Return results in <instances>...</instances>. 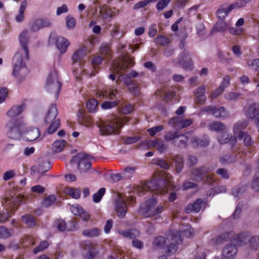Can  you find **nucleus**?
<instances>
[{
    "label": "nucleus",
    "instance_id": "29",
    "mask_svg": "<svg viewBox=\"0 0 259 259\" xmlns=\"http://www.w3.org/2000/svg\"><path fill=\"white\" fill-rule=\"evenodd\" d=\"M25 108L24 104L20 105L13 106L7 112V115L11 118H13L21 114Z\"/></svg>",
    "mask_w": 259,
    "mask_h": 259
},
{
    "label": "nucleus",
    "instance_id": "54",
    "mask_svg": "<svg viewBox=\"0 0 259 259\" xmlns=\"http://www.w3.org/2000/svg\"><path fill=\"white\" fill-rule=\"evenodd\" d=\"M153 163L164 169H168L169 167L168 163L162 158H157L153 160Z\"/></svg>",
    "mask_w": 259,
    "mask_h": 259
},
{
    "label": "nucleus",
    "instance_id": "23",
    "mask_svg": "<svg viewBox=\"0 0 259 259\" xmlns=\"http://www.w3.org/2000/svg\"><path fill=\"white\" fill-rule=\"evenodd\" d=\"M218 141L220 144H224L230 142L233 147L237 142V137L232 136L227 133H223L221 136L218 137Z\"/></svg>",
    "mask_w": 259,
    "mask_h": 259
},
{
    "label": "nucleus",
    "instance_id": "61",
    "mask_svg": "<svg viewBox=\"0 0 259 259\" xmlns=\"http://www.w3.org/2000/svg\"><path fill=\"white\" fill-rule=\"evenodd\" d=\"M68 194L73 198L78 199L80 197V190L77 188H71L68 191Z\"/></svg>",
    "mask_w": 259,
    "mask_h": 259
},
{
    "label": "nucleus",
    "instance_id": "15",
    "mask_svg": "<svg viewBox=\"0 0 259 259\" xmlns=\"http://www.w3.org/2000/svg\"><path fill=\"white\" fill-rule=\"evenodd\" d=\"M189 55V52L186 50H184L179 56V64L182 65L183 68L186 70H191L193 69V65L192 60L189 59L188 60L184 61V59L188 57Z\"/></svg>",
    "mask_w": 259,
    "mask_h": 259
},
{
    "label": "nucleus",
    "instance_id": "6",
    "mask_svg": "<svg viewBox=\"0 0 259 259\" xmlns=\"http://www.w3.org/2000/svg\"><path fill=\"white\" fill-rule=\"evenodd\" d=\"M167 240L169 244L167 246V253L172 254L177 251L178 244L182 242V239L180 233L177 231H170L167 235Z\"/></svg>",
    "mask_w": 259,
    "mask_h": 259
},
{
    "label": "nucleus",
    "instance_id": "14",
    "mask_svg": "<svg viewBox=\"0 0 259 259\" xmlns=\"http://www.w3.org/2000/svg\"><path fill=\"white\" fill-rule=\"evenodd\" d=\"M209 171L208 167L202 166L192 169L191 176L194 181L200 182L206 176Z\"/></svg>",
    "mask_w": 259,
    "mask_h": 259
},
{
    "label": "nucleus",
    "instance_id": "52",
    "mask_svg": "<svg viewBox=\"0 0 259 259\" xmlns=\"http://www.w3.org/2000/svg\"><path fill=\"white\" fill-rule=\"evenodd\" d=\"M110 48L107 45H103L100 47V54L103 57L107 58H111Z\"/></svg>",
    "mask_w": 259,
    "mask_h": 259
},
{
    "label": "nucleus",
    "instance_id": "59",
    "mask_svg": "<svg viewBox=\"0 0 259 259\" xmlns=\"http://www.w3.org/2000/svg\"><path fill=\"white\" fill-rule=\"evenodd\" d=\"M55 226L57 229L61 232L64 231L66 229V223L65 221L60 219L55 222Z\"/></svg>",
    "mask_w": 259,
    "mask_h": 259
},
{
    "label": "nucleus",
    "instance_id": "20",
    "mask_svg": "<svg viewBox=\"0 0 259 259\" xmlns=\"http://www.w3.org/2000/svg\"><path fill=\"white\" fill-rule=\"evenodd\" d=\"M50 25L51 23L48 19H37L33 22L31 26V30L32 31H37L39 29L45 27H48Z\"/></svg>",
    "mask_w": 259,
    "mask_h": 259
},
{
    "label": "nucleus",
    "instance_id": "11",
    "mask_svg": "<svg viewBox=\"0 0 259 259\" xmlns=\"http://www.w3.org/2000/svg\"><path fill=\"white\" fill-rule=\"evenodd\" d=\"M244 244L248 245L251 250H256L259 246V238L249 232H245L244 233Z\"/></svg>",
    "mask_w": 259,
    "mask_h": 259
},
{
    "label": "nucleus",
    "instance_id": "21",
    "mask_svg": "<svg viewBox=\"0 0 259 259\" xmlns=\"http://www.w3.org/2000/svg\"><path fill=\"white\" fill-rule=\"evenodd\" d=\"M104 60L103 57L97 55L94 56L91 61V64L93 66V70L91 72V73H88V74L90 75V76H94L96 73H97L99 71V65L102 63Z\"/></svg>",
    "mask_w": 259,
    "mask_h": 259
},
{
    "label": "nucleus",
    "instance_id": "33",
    "mask_svg": "<svg viewBox=\"0 0 259 259\" xmlns=\"http://www.w3.org/2000/svg\"><path fill=\"white\" fill-rule=\"evenodd\" d=\"M230 233L227 232L217 236L210 240V243L212 245L217 246L218 244H222L224 241L229 240Z\"/></svg>",
    "mask_w": 259,
    "mask_h": 259
},
{
    "label": "nucleus",
    "instance_id": "62",
    "mask_svg": "<svg viewBox=\"0 0 259 259\" xmlns=\"http://www.w3.org/2000/svg\"><path fill=\"white\" fill-rule=\"evenodd\" d=\"M76 20L73 17L67 16L66 18V26L69 29L74 28L76 25Z\"/></svg>",
    "mask_w": 259,
    "mask_h": 259
},
{
    "label": "nucleus",
    "instance_id": "1",
    "mask_svg": "<svg viewBox=\"0 0 259 259\" xmlns=\"http://www.w3.org/2000/svg\"><path fill=\"white\" fill-rule=\"evenodd\" d=\"M19 42L22 48V50L16 53L13 59V69L12 74L13 76H17L18 74L22 75L27 74L28 70L26 67L25 63L23 58V54L25 56V59H29V50L27 47L28 42V32L25 30L22 32L19 36Z\"/></svg>",
    "mask_w": 259,
    "mask_h": 259
},
{
    "label": "nucleus",
    "instance_id": "35",
    "mask_svg": "<svg viewBox=\"0 0 259 259\" xmlns=\"http://www.w3.org/2000/svg\"><path fill=\"white\" fill-rule=\"evenodd\" d=\"M40 135L38 128H33L26 132V137L28 141H33L37 139Z\"/></svg>",
    "mask_w": 259,
    "mask_h": 259
},
{
    "label": "nucleus",
    "instance_id": "36",
    "mask_svg": "<svg viewBox=\"0 0 259 259\" xmlns=\"http://www.w3.org/2000/svg\"><path fill=\"white\" fill-rule=\"evenodd\" d=\"M14 232L15 231L13 229L0 227V239H8L13 235Z\"/></svg>",
    "mask_w": 259,
    "mask_h": 259
},
{
    "label": "nucleus",
    "instance_id": "37",
    "mask_svg": "<svg viewBox=\"0 0 259 259\" xmlns=\"http://www.w3.org/2000/svg\"><path fill=\"white\" fill-rule=\"evenodd\" d=\"M38 172L40 174H44L48 171L51 168V164L49 161L42 159L38 160Z\"/></svg>",
    "mask_w": 259,
    "mask_h": 259
},
{
    "label": "nucleus",
    "instance_id": "34",
    "mask_svg": "<svg viewBox=\"0 0 259 259\" xmlns=\"http://www.w3.org/2000/svg\"><path fill=\"white\" fill-rule=\"evenodd\" d=\"M98 102L95 99H89L86 103L88 111L91 113L97 112L98 108Z\"/></svg>",
    "mask_w": 259,
    "mask_h": 259
},
{
    "label": "nucleus",
    "instance_id": "25",
    "mask_svg": "<svg viewBox=\"0 0 259 259\" xmlns=\"http://www.w3.org/2000/svg\"><path fill=\"white\" fill-rule=\"evenodd\" d=\"M118 232L124 237L130 239L136 238L140 235L139 231L136 229L119 230Z\"/></svg>",
    "mask_w": 259,
    "mask_h": 259
},
{
    "label": "nucleus",
    "instance_id": "22",
    "mask_svg": "<svg viewBox=\"0 0 259 259\" xmlns=\"http://www.w3.org/2000/svg\"><path fill=\"white\" fill-rule=\"evenodd\" d=\"M102 233V230L96 227L84 229L82 231V235L87 238H93L99 237Z\"/></svg>",
    "mask_w": 259,
    "mask_h": 259
},
{
    "label": "nucleus",
    "instance_id": "46",
    "mask_svg": "<svg viewBox=\"0 0 259 259\" xmlns=\"http://www.w3.org/2000/svg\"><path fill=\"white\" fill-rule=\"evenodd\" d=\"M228 27V25L224 20L218 21L214 25L213 29L217 31H223L225 30Z\"/></svg>",
    "mask_w": 259,
    "mask_h": 259
},
{
    "label": "nucleus",
    "instance_id": "3",
    "mask_svg": "<svg viewBox=\"0 0 259 259\" xmlns=\"http://www.w3.org/2000/svg\"><path fill=\"white\" fill-rule=\"evenodd\" d=\"M70 163L72 165H76V168L80 175L93 173L96 171L92 166L91 160L85 155L81 154L74 156Z\"/></svg>",
    "mask_w": 259,
    "mask_h": 259
},
{
    "label": "nucleus",
    "instance_id": "64",
    "mask_svg": "<svg viewBox=\"0 0 259 259\" xmlns=\"http://www.w3.org/2000/svg\"><path fill=\"white\" fill-rule=\"evenodd\" d=\"M249 68L252 70H257L259 69V60H252L247 62Z\"/></svg>",
    "mask_w": 259,
    "mask_h": 259
},
{
    "label": "nucleus",
    "instance_id": "40",
    "mask_svg": "<svg viewBox=\"0 0 259 259\" xmlns=\"http://www.w3.org/2000/svg\"><path fill=\"white\" fill-rule=\"evenodd\" d=\"M233 133L234 135L238 136V139L243 138V121H239L234 124Z\"/></svg>",
    "mask_w": 259,
    "mask_h": 259
},
{
    "label": "nucleus",
    "instance_id": "26",
    "mask_svg": "<svg viewBox=\"0 0 259 259\" xmlns=\"http://www.w3.org/2000/svg\"><path fill=\"white\" fill-rule=\"evenodd\" d=\"M70 43L67 39L62 37H58L56 40V46L61 53H64Z\"/></svg>",
    "mask_w": 259,
    "mask_h": 259
},
{
    "label": "nucleus",
    "instance_id": "8",
    "mask_svg": "<svg viewBox=\"0 0 259 259\" xmlns=\"http://www.w3.org/2000/svg\"><path fill=\"white\" fill-rule=\"evenodd\" d=\"M157 203L155 198H152L146 201L145 205L140 207V212L142 216L149 218L154 216L155 207Z\"/></svg>",
    "mask_w": 259,
    "mask_h": 259
},
{
    "label": "nucleus",
    "instance_id": "19",
    "mask_svg": "<svg viewBox=\"0 0 259 259\" xmlns=\"http://www.w3.org/2000/svg\"><path fill=\"white\" fill-rule=\"evenodd\" d=\"M118 10L114 7H103L100 11V15L104 20H107L116 16L118 14Z\"/></svg>",
    "mask_w": 259,
    "mask_h": 259
},
{
    "label": "nucleus",
    "instance_id": "5",
    "mask_svg": "<svg viewBox=\"0 0 259 259\" xmlns=\"http://www.w3.org/2000/svg\"><path fill=\"white\" fill-rule=\"evenodd\" d=\"M6 126L9 128L7 133V136L12 139H17L23 132L24 124L21 121L11 119Z\"/></svg>",
    "mask_w": 259,
    "mask_h": 259
},
{
    "label": "nucleus",
    "instance_id": "32",
    "mask_svg": "<svg viewBox=\"0 0 259 259\" xmlns=\"http://www.w3.org/2000/svg\"><path fill=\"white\" fill-rule=\"evenodd\" d=\"M189 133L181 134L180 133V138L176 139L174 142V145L180 148H186L187 145V142L189 139V137L187 135Z\"/></svg>",
    "mask_w": 259,
    "mask_h": 259
},
{
    "label": "nucleus",
    "instance_id": "39",
    "mask_svg": "<svg viewBox=\"0 0 259 259\" xmlns=\"http://www.w3.org/2000/svg\"><path fill=\"white\" fill-rule=\"evenodd\" d=\"M22 221L29 228H34L35 226V220L31 214H25L21 216Z\"/></svg>",
    "mask_w": 259,
    "mask_h": 259
},
{
    "label": "nucleus",
    "instance_id": "56",
    "mask_svg": "<svg viewBox=\"0 0 259 259\" xmlns=\"http://www.w3.org/2000/svg\"><path fill=\"white\" fill-rule=\"evenodd\" d=\"M251 187L255 191L259 190V170L256 172L251 183Z\"/></svg>",
    "mask_w": 259,
    "mask_h": 259
},
{
    "label": "nucleus",
    "instance_id": "38",
    "mask_svg": "<svg viewBox=\"0 0 259 259\" xmlns=\"http://www.w3.org/2000/svg\"><path fill=\"white\" fill-rule=\"evenodd\" d=\"M212 115L216 118H225L228 116L229 114L226 110L224 107H221L220 108H217L215 107Z\"/></svg>",
    "mask_w": 259,
    "mask_h": 259
},
{
    "label": "nucleus",
    "instance_id": "28",
    "mask_svg": "<svg viewBox=\"0 0 259 259\" xmlns=\"http://www.w3.org/2000/svg\"><path fill=\"white\" fill-rule=\"evenodd\" d=\"M84 249L87 250V252L84 255V259H94L98 254V251L91 243L86 244Z\"/></svg>",
    "mask_w": 259,
    "mask_h": 259
},
{
    "label": "nucleus",
    "instance_id": "16",
    "mask_svg": "<svg viewBox=\"0 0 259 259\" xmlns=\"http://www.w3.org/2000/svg\"><path fill=\"white\" fill-rule=\"evenodd\" d=\"M127 209L128 207L125 201L118 200L116 201V212L118 218H123L126 214Z\"/></svg>",
    "mask_w": 259,
    "mask_h": 259
},
{
    "label": "nucleus",
    "instance_id": "18",
    "mask_svg": "<svg viewBox=\"0 0 259 259\" xmlns=\"http://www.w3.org/2000/svg\"><path fill=\"white\" fill-rule=\"evenodd\" d=\"M237 252L236 246L234 244H227L223 250V256L228 259H234Z\"/></svg>",
    "mask_w": 259,
    "mask_h": 259
},
{
    "label": "nucleus",
    "instance_id": "9",
    "mask_svg": "<svg viewBox=\"0 0 259 259\" xmlns=\"http://www.w3.org/2000/svg\"><path fill=\"white\" fill-rule=\"evenodd\" d=\"M246 116L250 119H254V123L259 130V103H252L247 107Z\"/></svg>",
    "mask_w": 259,
    "mask_h": 259
},
{
    "label": "nucleus",
    "instance_id": "10",
    "mask_svg": "<svg viewBox=\"0 0 259 259\" xmlns=\"http://www.w3.org/2000/svg\"><path fill=\"white\" fill-rule=\"evenodd\" d=\"M241 7V4L239 5L238 3H235L234 4H231L228 7H225V5H222L217 10V15L219 19L224 20L225 17L233 10L237 8H240Z\"/></svg>",
    "mask_w": 259,
    "mask_h": 259
},
{
    "label": "nucleus",
    "instance_id": "31",
    "mask_svg": "<svg viewBox=\"0 0 259 259\" xmlns=\"http://www.w3.org/2000/svg\"><path fill=\"white\" fill-rule=\"evenodd\" d=\"M192 143L195 147H205L209 145V141L207 137L204 136L202 138L194 137Z\"/></svg>",
    "mask_w": 259,
    "mask_h": 259
},
{
    "label": "nucleus",
    "instance_id": "12",
    "mask_svg": "<svg viewBox=\"0 0 259 259\" xmlns=\"http://www.w3.org/2000/svg\"><path fill=\"white\" fill-rule=\"evenodd\" d=\"M77 121L80 124L86 127H90L93 123V121L91 116L87 113L83 109H79L78 111Z\"/></svg>",
    "mask_w": 259,
    "mask_h": 259
},
{
    "label": "nucleus",
    "instance_id": "55",
    "mask_svg": "<svg viewBox=\"0 0 259 259\" xmlns=\"http://www.w3.org/2000/svg\"><path fill=\"white\" fill-rule=\"evenodd\" d=\"M238 159V156H236V158H234L232 156L226 155L222 157L220 159V162L223 165L230 163L235 162Z\"/></svg>",
    "mask_w": 259,
    "mask_h": 259
},
{
    "label": "nucleus",
    "instance_id": "43",
    "mask_svg": "<svg viewBox=\"0 0 259 259\" xmlns=\"http://www.w3.org/2000/svg\"><path fill=\"white\" fill-rule=\"evenodd\" d=\"M153 243L156 248H162L165 245L166 239L161 236H158L154 239Z\"/></svg>",
    "mask_w": 259,
    "mask_h": 259
},
{
    "label": "nucleus",
    "instance_id": "51",
    "mask_svg": "<svg viewBox=\"0 0 259 259\" xmlns=\"http://www.w3.org/2000/svg\"><path fill=\"white\" fill-rule=\"evenodd\" d=\"M128 91L134 97H137L140 94V88L135 82L128 87Z\"/></svg>",
    "mask_w": 259,
    "mask_h": 259
},
{
    "label": "nucleus",
    "instance_id": "30",
    "mask_svg": "<svg viewBox=\"0 0 259 259\" xmlns=\"http://www.w3.org/2000/svg\"><path fill=\"white\" fill-rule=\"evenodd\" d=\"M87 49L85 47H82L78 50L76 51L72 57V60L73 61V63H75L78 61L80 62V60L87 55Z\"/></svg>",
    "mask_w": 259,
    "mask_h": 259
},
{
    "label": "nucleus",
    "instance_id": "27",
    "mask_svg": "<svg viewBox=\"0 0 259 259\" xmlns=\"http://www.w3.org/2000/svg\"><path fill=\"white\" fill-rule=\"evenodd\" d=\"M72 209V212L75 215H79L84 221L87 222L90 220V215L81 206L77 205L76 206H73Z\"/></svg>",
    "mask_w": 259,
    "mask_h": 259
},
{
    "label": "nucleus",
    "instance_id": "7",
    "mask_svg": "<svg viewBox=\"0 0 259 259\" xmlns=\"http://www.w3.org/2000/svg\"><path fill=\"white\" fill-rule=\"evenodd\" d=\"M123 124L118 119H114L108 123H105L100 128L102 135H109L118 132Z\"/></svg>",
    "mask_w": 259,
    "mask_h": 259
},
{
    "label": "nucleus",
    "instance_id": "42",
    "mask_svg": "<svg viewBox=\"0 0 259 259\" xmlns=\"http://www.w3.org/2000/svg\"><path fill=\"white\" fill-rule=\"evenodd\" d=\"M56 200V196L54 195H50L44 199L41 202V205L45 207H49L52 205Z\"/></svg>",
    "mask_w": 259,
    "mask_h": 259
},
{
    "label": "nucleus",
    "instance_id": "63",
    "mask_svg": "<svg viewBox=\"0 0 259 259\" xmlns=\"http://www.w3.org/2000/svg\"><path fill=\"white\" fill-rule=\"evenodd\" d=\"M230 84V77L229 75L224 76L223 80L219 85V87L221 88L223 91L225 90Z\"/></svg>",
    "mask_w": 259,
    "mask_h": 259
},
{
    "label": "nucleus",
    "instance_id": "44",
    "mask_svg": "<svg viewBox=\"0 0 259 259\" xmlns=\"http://www.w3.org/2000/svg\"><path fill=\"white\" fill-rule=\"evenodd\" d=\"M49 124L50 125L47 128V132L48 134H51L55 132L59 127L60 125V120H55L52 122H50Z\"/></svg>",
    "mask_w": 259,
    "mask_h": 259
},
{
    "label": "nucleus",
    "instance_id": "48",
    "mask_svg": "<svg viewBox=\"0 0 259 259\" xmlns=\"http://www.w3.org/2000/svg\"><path fill=\"white\" fill-rule=\"evenodd\" d=\"M49 245V243L48 241H41L39 243V245L35 247L33 250V253L36 254L39 252L42 251L46 249Z\"/></svg>",
    "mask_w": 259,
    "mask_h": 259
},
{
    "label": "nucleus",
    "instance_id": "13",
    "mask_svg": "<svg viewBox=\"0 0 259 259\" xmlns=\"http://www.w3.org/2000/svg\"><path fill=\"white\" fill-rule=\"evenodd\" d=\"M118 93V91L116 89H106L98 91L96 93V96L100 99L113 100V99H117L116 96Z\"/></svg>",
    "mask_w": 259,
    "mask_h": 259
},
{
    "label": "nucleus",
    "instance_id": "24",
    "mask_svg": "<svg viewBox=\"0 0 259 259\" xmlns=\"http://www.w3.org/2000/svg\"><path fill=\"white\" fill-rule=\"evenodd\" d=\"M203 201L201 198H198L193 203L188 205L185 209V211L187 213H191L193 211L198 212L200 211Z\"/></svg>",
    "mask_w": 259,
    "mask_h": 259
},
{
    "label": "nucleus",
    "instance_id": "50",
    "mask_svg": "<svg viewBox=\"0 0 259 259\" xmlns=\"http://www.w3.org/2000/svg\"><path fill=\"white\" fill-rule=\"evenodd\" d=\"M209 127L211 131L219 132L223 131L225 128V125L220 121H214L210 125Z\"/></svg>",
    "mask_w": 259,
    "mask_h": 259
},
{
    "label": "nucleus",
    "instance_id": "4",
    "mask_svg": "<svg viewBox=\"0 0 259 259\" xmlns=\"http://www.w3.org/2000/svg\"><path fill=\"white\" fill-rule=\"evenodd\" d=\"M62 87L56 71H51L48 75L46 81V88L51 94H54L55 100L58 98Z\"/></svg>",
    "mask_w": 259,
    "mask_h": 259
},
{
    "label": "nucleus",
    "instance_id": "49",
    "mask_svg": "<svg viewBox=\"0 0 259 259\" xmlns=\"http://www.w3.org/2000/svg\"><path fill=\"white\" fill-rule=\"evenodd\" d=\"M175 161L176 163V170L177 173L181 172L184 166V161L183 158L181 156H176L175 158Z\"/></svg>",
    "mask_w": 259,
    "mask_h": 259
},
{
    "label": "nucleus",
    "instance_id": "2",
    "mask_svg": "<svg viewBox=\"0 0 259 259\" xmlns=\"http://www.w3.org/2000/svg\"><path fill=\"white\" fill-rule=\"evenodd\" d=\"M170 174H166L165 178L160 179L157 181L151 182L148 184V187L155 194L163 195L168 193V190L172 191L176 189Z\"/></svg>",
    "mask_w": 259,
    "mask_h": 259
},
{
    "label": "nucleus",
    "instance_id": "41",
    "mask_svg": "<svg viewBox=\"0 0 259 259\" xmlns=\"http://www.w3.org/2000/svg\"><path fill=\"white\" fill-rule=\"evenodd\" d=\"M164 138L165 141L168 142L172 141V143L174 144L175 141L180 138V132L178 131L168 132L166 133Z\"/></svg>",
    "mask_w": 259,
    "mask_h": 259
},
{
    "label": "nucleus",
    "instance_id": "45",
    "mask_svg": "<svg viewBox=\"0 0 259 259\" xmlns=\"http://www.w3.org/2000/svg\"><path fill=\"white\" fill-rule=\"evenodd\" d=\"M65 141L64 140L57 141L53 145L52 149L56 153L61 152L65 147Z\"/></svg>",
    "mask_w": 259,
    "mask_h": 259
},
{
    "label": "nucleus",
    "instance_id": "47",
    "mask_svg": "<svg viewBox=\"0 0 259 259\" xmlns=\"http://www.w3.org/2000/svg\"><path fill=\"white\" fill-rule=\"evenodd\" d=\"M106 192V189L105 188H100L97 192L95 193L93 196V199L94 202L98 203L99 202L103 196L104 195Z\"/></svg>",
    "mask_w": 259,
    "mask_h": 259
},
{
    "label": "nucleus",
    "instance_id": "53",
    "mask_svg": "<svg viewBox=\"0 0 259 259\" xmlns=\"http://www.w3.org/2000/svg\"><path fill=\"white\" fill-rule=\"evenodd\" d=\"M155 42L161 46H166L170 43L169 39L165 36L159 35L155 39Z\"/></svg>",
    "mask_w": 259,
    "mask_h": 259
},
{
    "label": "nucleus",
    "instance_id": "57",
    "mask_svg": "<svg viewBox=\"0 0 259 259\" xmlns=\"http://www.w3.org/2000/svg\"><path fill=\"white\" fill-rule=\"evenodd\" d=\"M119 103V101L112 102L105 101L102 104L101 107L103 109H109L116 107Z\"/></svg>",
    "mask_w": 259,
    "mask_h": 259
},
{
    "label": "nucleus",
    "instance_id": "17",
    "mask_svg": "<svg viewBox=\"0 0 259 259\" xmlns=\"http://www.w3.org/2000/svg\"><path fill=\"white\" fill-rule=\"evenodd\" d=\"M58 110L56 104H52L46 115L45 122L46 123H50V122H52L55 120H59V118H57L58 115Z\"/></svg>",
    "mask_w": 259,
    "mask_h": 259
},
{
    "label": "nucleus",
    "instance_id": "58",
    "mask_svg": "<svg viewBox=\"0 0 259 259\" xmlns=\"http://www.w3.org/2000/svg\"><path fill=\"white\" fill-rule=\"evenodd\" d=\"M163 129L164 126L162 125H160L154 126L152 128H150L147 130V132L151 137H153L157 133L160 132Z\"/></svg>",
    "mask_w": 259,
    "mask_h": 259
},
{
    "label": "nucleus",
    "instance_id": "60",
    "mask_svg": "<svg viewBox=\"0 0 259 259\" xmlns=\"http://www.w3.org/2000/svg\"><path fill=\"white\" fill-rule=\"evenodd\" d=\"M171 0H160L156 5V9L160 11L165 8L170 3Z\"/></svg>",
    "mask_w": 259,
    "mask_h": 259
}]
</instances>
